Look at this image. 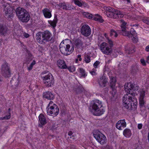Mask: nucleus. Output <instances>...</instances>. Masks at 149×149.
Returning a JSON list of instances; mask_svg holds the SVG:
<instances>
[{"label":"nucleus","instance_id":"c85d7f7f","mask_svg":"<svg viewBox=\"0 0 149 149\" xmlns=\"http://www.w3.org/2000/svg\"><path fill=\"white\" fill-rule=\"evenodd\" d=\"M123 133L124 136L128 138L130 137L132 135L131 131L128 129H126L124 130Z\"/></svg>","mask_w":149,"mask_h":149},{"label":"nucleus","instance_id":"aec40b11","mask_svg":"<svg viewBox=\"0 0 149 149\" xmlns=\"http://www.w3.org/2000/svg\"><path fill=\"white\" fill-rule=\"evenodd\" d=\"M52 11L49 9L45 8L42 10V12L45 18H50L52 17Z\"/></svg>","mask_w":149,"mask_h":149},{"label":"nucleus","instance_id":"2eb2a0df","mask_svg":"<svg viewBox=\"0 0 149 149\" xmlns=\"http://www.w3.org/2000/svg\"><path fill=\"white\" fill-rule=\"evenodd\" d=\"M81 32L83 35L88 36L91 34V29L88 25H84L81 28Z\"/></svg>","mask_w":149,"mask_h":149},{"label":"nucleus","instance_id":"603ef678","mask_svg":"<svg viewBox=\"0 0 149 149\" xmlns=\"http://www.w3.org/2000/svg\"><path fill=\"white\" fill-rule=\"evenodd\" d=\"M33 67L30 65L28 67V69L29 70H30L32 69Z\"/></svg>","mask_w":149,"mask_h":149},{"label":"nucleus","instance_id":"4468645a","mask_svg":"<svg viewBox=\"0 0 149 149\" xmlns=\"http://www.w3.org/2000/svg\"><path fill=\"white\" fill-rule=\"evenodd\" d=\"M19 25H17L14 27L13 31V34L14 38L16 39H17L21 36L22 31L20 29Z\"/></svg>","mask_w":149,"mask_h":149},{"label":"nucleus","instance_id":"9d476101","mask_svg":"<svg viewBox=\"0 0 149 149\" xmlns=\"http://www.w3.org/2000/svg\"><path fill=\"white\" fill-rule=\"evenodd\" d=\"M94 138L97 141L101 144L106 143L107 139L106 136L102 133L98 131H96L93 133Z\"/></svg>","mask_w":149,"mask_h":149},{"label":"nucleus","instance_id":"58836bf2","mask_svg":"<svg viewBox=\"0 0 149 149\" xmlns=\"http://www.w3.org/2000/svg\"><path fill=\"white\" fill-rule=\"evenodd\" d=\"M61 7L65 9H67V6L65 3H61L60 5Z\"/></svg>","mask_w":149,"mask_h":149},{"label":"nucleus","instance_id":"37998d69","mask_svg":"<svg viewBox=\"0 0 149 149\" xmlns=\"http://www.w3.org/2000/svg\"><path fill=\"white\" fill-rule=\"evenodd\" d=\"M10 117V113H8L7 115L6 116L4 117V119H9Z\"/></svg>","mask_w":149,"mask_h":149},{"label":"nucleus","instance_id":"4d7b16f0","mask_svg":"<svg viewBox=\"0 0 149 149\" xmlns=\"http://www.w3.org/2000/svg\"><path fill=\"white\" fill-rule=\"evenodd\" d=\"M68 134H69V135H71V132H70V133H69Z\"/></svg>","mask_w":149,"mask_h":149},{"label":"nucleus","instance_id":"e2e57ef3","mask_svg":"<svg viewBox=\"0 0 149 149\" xmlns=\"http://www.w3.org/2000/svg\"><path fill=\"white\" fill-rule=\"evenodd\" d=\"M148 13V14H149V12Z\"/></svg>","mask_w":149,"mask_h":149},{"label":"nucleus","instance_id":"ddd939ff","mask_svg":"<svg viewBox=\"0 0 149 149\" xmlns=\"http://www.w3.org/2000/svg\"><path fill=\"white\" fill-rule=\"evenodd\" d=\"M42 38H43L42 42L45 41L46 43L48 42L52 39V34L48 31H46L43 32H41Z\"/></svg>","mask_w":149,"mask_h":149},{"label":"nucleus","instance_id":"de8ad7c7","mask_svg":"<svg viewBox=\"0 0 149 149\" xmlns=\"http://www.w3.org/2000/svg\"><path fill=\"white\" fill-rule=\"evenodd\" d=\"M142 127V124H139L138 125V128L139 129H141Z\"/></svg>","mask_w":149,"mask_h":149},{"label":"nucleus","instance_id":"6e6552de","mask_svg":"<svg viewBox=\"0 0 149 149\" xmlns=\"http://www.w3.org/2000/svg\"><path fill=\"white\" fill-rule=\"evenodd\" d=\"M125 92L127 93L133 94L132 95H137L138 93V91L139 87L135 85H133L131 83H128L125 84Z\"/></svg>","mask_w":149,"mask_h":149},{"label":"nucleus","instance_id":"c756f323","mask_svg":"<svg viewBox=\"0 0 149 149\" xmlns=\"http://www.w3.org/2000/svg\"><path fill=\"white\" fill-rule=\"evenodd\" d=\"M92 19L95 21H97L100 22H102L104 20L102 19V17L100 15L97 14H95L94 15H93Z\"/></svg>","mask_w":149,"mask_h":149},{"label":"nucleus","instance_id":"680f3d73","mask_svg":"<svg viewBox=\"0 0 149 149\" xmlns=\"http://www.w3.org/2000/svg\"><path fill=\"white\" fill-rule=\"evenodd\" d=\"M9 110V112H10V109H8Z\"/></svg>","mask_w":149,"mask_h":149},{"label":"nucleus","instance_id":"8fccbe9b","mask_svg":"<svg viewBox=\"0 0 149 149\" xmlns=\"http://www.w3.org/2000/svg\"><path fill=\"white\" fill-rule=\"evenodd\" d=\"M33 56H32L31 54H29V58H28L29 59L31 60L33 59Z\"/></svg>","mask_w":149,"mask_h":149},{"label":"nucleus","instance_id":"864d4df0","mask_svg":"<svg viewBox=\"0 0 149 149\" xmlns=\"http://www.w3.org/2000/svg\"><path fill=\"white\" fill-rule=\"evenodd\" d=\"M36 63V61L34 60H33V61L31 63L30 65L33 67V66L35 65Z\"/></svg>","mask_w":149,"mask_h":149},{"label":"nucleus","instance_id":"72a5a7b5","mask_svg":"<svg viewBox=\"0 0 149 149\" xmlns=\"http://www.w3.org/2000/svg\"><path fill=\"white\" fill-rule=\"evenodd\" d=\"M74 3L79 7H81L83 4V1L81 0H73Z\"/></svg>","mask_w":149,"mask_h":149},{"label":"nucleus","instance_id":"4c0bfd02","mask_svg":"<svg viewBox=\"0 0 149 149\" xmlns=\"http://www.w3.org/2000/svg\"><path fill=\"white\" fill-rule=\"evenodd\" d=\"M68 69L70 72H74L75 70V68L73 65L69 66L68 68Z\"/></svg>","mask_w":149,"mask_h":149},{"label":"nucleus","instance_id":"9b49d317","mask_svg":"<svg viewBox=\"0 0 149 149\" xmlns=\"http://www.w3.org/2000/svg\"><path fill=\"white\" fill-rule=\"evenodd\" d=\"M1 72L2 75L5 77H10L11 71L9 65L7 62H5L2 65Z\"/></svg>","mask_w":149,"mask_h":149},{"label":"nucleus","instance_id":"6ab92c4d","mask_svg":"<svg viewBox=\"0 0 149 149\" xmlns=\"http://www.w3.org/2000/svg\"><path fill=\"white\" fill-rule=\"evenodd\" d=\"M110 86L115 93L116 92L115 87L116 82V78L112 76H110Z\"/></svg>","mask_w":149,"mask_h":149},{"label":"nucleus","instance_id":"a878e982","mask_svg":"<svg viewBox=\"0 0 149 149\" xmlns=\"http://www.w3.org/2000/svg\"><path fill=\"white\" fill-rule=\"evenodd\" d=\"M107 82V79L105 77L103 76L99 81V84L101 87L105 86Z\"/></svg>","mask_w":149,"mask_h":149},{"label":"nucleus","instance_id":"a19ab883","mask_svg":"<svg viewBox=\"0 0 149 149\" xmlns=\"http://www.w3.org/2000/svg\"><path fill=\"white\" fill-rule=\"evenodd\" d=\"M82 58H81V56L80 55L77 56V58L76 59V62L77 63H78V61H81Z\"/></svg>","mask_w":149,"mask_h":149},{"label":"nucleus","instance_id":"e433bc0d","mask_svg":"<svg viewBox=\"0 0 149 149\" xmlns=\"http://www.w3.org/2000/svg\"><path fill=\"white\" fill-rule=\"evenodd\" d=\"M110 35L111 36L116 37L117 36L118 34L115 31L112 30L111 31Z\"/></svg>","mask_w":149,"mask_h":149},{"label":"nucleus","instance_id":"0eeeda50","mask_svg":"<svg viewBox=\"0 0 149 149\" xmlns=\"http://www.w3.org/2000/svg\"><path fill=\"white\" fill-rule=\"evenodd\" d=\"M47 114L54 117L57 116L59 113V108L57 105L52 101L50 102L47 107Z\"/></svg>","mask_w":149,"mask_h":149},{"label":"nucleus","instance_id":"3c124183","mask_svg":"<svg viewBox=\"0 0 149 149\" xmlns=\"http://www.w3.org/2000/svg\"><path fill=\"white\" fill-rule=\"evenodd\" d=\"M145 50L147 52H149V45H148L146 46L145 48Z\"/></svg>","mask_w":149,"mask_h":149},{"label":"nucleus","instance_id":"f8f14e48","mask_svg":"<svg viewBox=\"0 0 149 149\" xmlns=\"http://www.w3.org/2000/svg\"><path fill=\"white\" fill-rule=\"evenodd\" d=\"M1 72L2 75L5 77H10L11 71L9 65L7 62H5L2 65Z\"/></svg>","mask_w":149,"mask_h":149},{"label":"nucleus","instance_id":"20e7f679","mask_svg":"<svg viewBox=\"0 0 149 149\" xmlns=\"http://www.w3.org/2000/svg\"><path fill=\"white\" fill-rule=\"evenodd\" d=\"M132 94H127L123 98V105L127 109L131 108L132 104L136 106L137 104L136 99L134 98L136 95H132Z\"/></svg>","mask_w":149,"mask_h":149},{"label":"nucleus","instance_id":"49530a36","mask_svg":"<svg viewBox=\"0 0 149 149\" xmlns=\"http://www.w3.org/2000/svg\"><path fill=\"white\" fill-rule=\"evenodd\" d=\"M82 6H83L85 8H89L88 5L86 3H84L83 1Z\"/></svg>","mask_w":149,"mask_h":149},{"label":"nucleus","instance_id":"4be33fe9","mask_svg":"<svg viewBox=\"0 0 149 149\" xmlns=\"http://www.w3.org/2000/svg\"><path fill=\"white\" fill-rule=\"evenodd\" d=\"M12 9V8L9 5H7L4 9V11H5L6 14L8 15V17L9 18H12L13 17V15L11 10Z\"/></svg>","mask_w":149,"mask_h":149},{"label":"nucleus","instance_id":"6e6d98bb","mask_svg":"<svg viewBox=\"0 0 149 149\" xmlns=\"http://www.w3.org/2000/svg\"><path fill=\"white\" fill-rule=\"evenodd\" d=\"M2 41L1 39H0V45H1V44Z\"/></svg>","mask_w":149,"mask_h":149},{"label":"nucleus","instance_id":"f257e3e1","mask_svg":"<svg viewBox=\"0 0 149 149\" xmlns=\"http://www.w3.org/2000/svg\"><path fill=\"white\" fill-rule=\"evenodd\" d=\"M90 111L93 115L99 116L104 113L105 109L102 102L97 100H94L89 108Z\"/></svg>","mask_w":149,"mask_h":149},{"label":"nucleus","instance_id":"c03bdc74","mask_svg":"<svg viewBox=\"0 0 149 149\" xmlns=\"http://www.w3.org/2000/svg\"><path fill=\"white\" fill-rule=\"evenodd\" d=\"M125 50L126 52L128 54H130V53H133V52H134V50H131L130 49L128 50L126 48H125Z\"/></svg>","mask_w":149,"mask_h":149},{"label":"nucleus","instance_id":"a211bd4d","mask_svg":"<svg viewBox=\"0 0 149 149\" xmlns=\"http://www.w3.org/2000/svg\"><path fill=\"white\" fill-rule=\"evenodd\" d=\"M145 95V91L143 89L141 90V91H140L139 103L141 107L143 106L145 103V102L144 100Z\"/></svg>","mask_w":149,"mask_h":149},{"label":"nucleus","instance_id":"09e8293b","mask_svg":"<svg viewBox=\"0 0 149 149\" xmlns=\"http://www.w3.org/2000/svg\"><path fill=\"white\" fill-rule=\"evenodd\" d=\"M23 35L24 37L26 38H27L29 37V34L26 33H23Z\"/></svg>","mask_w":149,"mask_h":149},{"label":"nucleus","instance_id":"5701e85b","mask_svg":"<svg viewBox=\"0 0 149 149\" xmlns=\"http://www.w3.org/2000/svg\"><path fill=\"white\" fill-rule=\"evenodd\" d=\"M75 45L78 49H80L82 50L86 47V45L85 43L79 40H78L75 41Z\"/></svg>","mask_w":149,"mask_h":149},{"label":"nucleus","instance_id":"c9c22d12","mask_svg":"<svg viewBox=\"0 0 149 149\" xmlns=\"http://www.w3.org/2000/svg\"><path fill=\"white\" fill-rule=\"evenodd\" d=\"M84 61L86 63H89L91 61L90 57L87 55H86L84 58Z\"/></svg>","mask_w":149,"mask_h":149},{"label":"nucleus","instance_id":"473e14b6","mask_svg":"<svg viewBox=\"0 0 149 149\" xmlns=\"http://www.w3.org/2000/svg\"><path fill=\"white\" fill-rule=\"evenodd\" d=\"M78 71L79 72L81 77H84L86 76L87 74L85 70L82 68H79L78 69Z\"/></svg>","mask_w":149,"mask_h":149},{"label":"nucleus","instance_id":"7ed1b4c3","mask_svg":"<svg viewBox=\"0 0 149 149\" xmlns=\"http://www.w3.org/2000/svg\"><path fill=\"white\" fill-rule=\"evenodd\" d=\"M71 41L68 39L62 41L59 45V49L61 53L65 55H68L71 54L74 50V47L71 46L70 43Z\"/></svg>","mask_w":149,"mask_h":149},{"label":"nucleus","instance_id":"13d9d810","mask_svg":"<svg viewBox=\"0 0 149 149\" xmlns=\"http://www.w3.org/2000/svg\"><path fill=\"white\" fill-rule=\"evenodd\" d=\"M148 109L149 110V105L147 106Z\"/></svg>","mask_w":149,"mask_h":149},{"label":"nucleus","instance_id":"052dcab7","mask_svg":"<svg viewBox=\"0 0 149 149\" xmlns=\"http://www.w3.org/2000/svg\"><path fill=\"white\" fill-rule=\"evenodd\" d=\"M146 23H147V24H149V23H148V22H146Z\"/></svg>","mask_w":149,"mask_h":149},{"label":"nucleus","instance_id":"1a4fd4ad","mask_svg":"<svg viewBox=\"0 0 149 149\" xmlns=\"http://www.w3.org/2000/svg\"><path fill=\"white\" fill-rule=\"evenodd\" d=\"M42 79L44 84L47 87H51L54 83V79L52 75L49 73L45 76L42 77Z\"/></svg>","mask_w":149,"mask_h":149},{"label":"nucleus","instance_id":"cd10ccee","mask_svg":"<svg viewBox=\"0 0 149 149\" xmlns=\"http://www.w3.org/2000/svg\"><path fill=\"white\" fill-rule=\"evenodd\" d=\"M8 33V31L7 28L2 25H0V35L5 36Z\"/></svg>","mask_w":149,"mask_h":149},{"label":"nucleus","instance_id":"f3484780","mask_svg":"<svg viewBox=\"0 0 149 149\" xmlns=\"http://www.w3.org/2000/svg\"><path fill=\"white\" fill-rule=\"evenodd\" d=\"M38 126L42 127L47 123V121L45 116L42 114H40L38 116Z\"/></svg>","mask_w":149,"mask_h":149},{"label":"nucleus","instance_id":"ea45409f","mask_svg":"<svg viewBox=\"0 0 149 149\" xmlns=\"http://www.w3.org/2000/svg\"><path fill=\"white\" fill-rule=\"evenodd\" d=\"M100 62L98 61H96L94 64L93 66L95 68H98L99 66Z\"/></svg>","mask_w":149,"mask_h":149},{"label":"nucleus","instance_id":"79ce46f5","mask_svg":"<svg viewBox=\"0 0 149 149\" xmlns=\"http://www.w3.org/2000/svg\"><path fill=\"white\" fill-rule=\"evenodd\" d=\"M140 61L141 62V63L143 65H146V62L144 59H141L140 60Z\"/></svg>","mask_w":149,"mask_h":149},{"label":"nucleus","instance_id":"dca6fc26","mask_svg":"<svg viewBox=\"0 0 149 149\" xmlns=\"http://www.w3.org/2000/svg\"><path fill=\"white\" fill-rule=\"evenodd\" d=\"M126 126V123L125 119L120 120L118 121L116 124L117 128L120 130H122L123 128Z\"/></svg>","mask_w":149,"mask_h":149},{"label":"nucleus","instance_id":"bb28decb","mask_svg":"<svg viewBox=\"0 0 149 149\" xmlns=\"http://www.w3.org/2000/svg\"><path fill=\"white\" fill-rule=\"evenodd\" d=\"M57 64L58 66L61 68L64 69L67 68V66L63 60H58L57 62Z\"/></svg>","mask_w":149,"mask_h":149},{"label":"nucleus","instance_id":"b1692460","mask_svg":"<svg viewBox=\"0 0 149 149\" xmlns=\"http://www.w3.org/2000/svg\"><path fill=\"white\" fill-rule=\"evenodd\" d=\"M43 96L44 98L49 100H53L54 98V95L49 91L44 92Z\"/></svg>","mask_w":149,"mask_h":149},{"label":"nucleus","instance_id":"393cba45","mask_svg":"<svg viewBox=\"0 0 149 149\" xmlns=\"http://www.w3.org/2000/svg\"><path fill=\"white\" fill-rule=\"evenodd\" d=\"M36 39L37 42L40 44H45L46 42L45 41L42 42L43 38H42L41 32H38L36 34Z\"/></svg>","mask_w":149,"mask_h":149},{"label":"nucleus","instance_id":"412c9836","mask_svg":"<svg viewBox=\"0 0 149 149\" xmlns=\"http://www.w3.org/2000/svg\"><path fill=\"white\" fill-rule=\"evenodd\" d=\"M112 12L113 14V18H121L123 17L124 15L119 10L114 9Z\"/></svg>","mask_w":149,"mask_h":149},{"label":"nucleus","instance_id":"7c9ffc66","mask_svg":"<svg viewBox=\"0 0 149 149\" xmlns=\"http://www.w3.org/2000/svg\"><path fill=\"white\" fill-rule=\"evenodd\" d=\"M81 13L84 16L89 19H92L93 17V15L87 12L81 11Z\"/></svg>","mask_w":149,"mask_h":149},{"label":"nucleus","instance_id":"2f4dec72","mask_svg":"<svg viewBox=\"0 0 149 149\" xmlns=\"http://www.w3.org/2000/svg\"><path fill=\"white\" fill-rule=\"evenodd\" d=\"M57 22V18H55L53 20H49L48 21L49 24L53 28H54L56 26Z\"/></svg>","mask_w":149,"mask_h":149},{"label":"nucleus","instance_id":"f704fd0d","mask_svg":"<svg viewBox=\"0 0 149 149\" xmlns=\"http://www.w3.org/2000/svg\"><path fill=\"white\" fill-rule=\"evenodd\" d=\"M104 9L107 11L109 12H111L112 13L113 10L114 9L110 7H107L105 6L104 7Z\"/></svg>","mask_w":149,"mask_h":149},{"label":"nucleus","instance_id":"39448f33","mask_svg":"<svg viewBox=\"0 0 149 149\" xmlns=\"http://www.w3.org/2000/svg\"><path fill=\"white\" fill-rule=\"evenodd\" d=\"M104 36L107 38L109 44L103 42L100 45V49L103 53L108 55L111 53L112 52V46L113 45V42L111 40L108 38L106 34H105Z\"/></svg>","mask_w":149,"mask_h":149},{"label":"nucleus","instance_id":"bf43d9fd","mask_svg":"<svg viewBox=\"0 0 149 149\" xmlns=\"http://www.w3.org/2000/svg\"><path fill=\"white\" fill-rule=\"evenodd\" d=\"M127 2H130V0H127Z\"/></svg>","mask_w":149,"mask_h":149},{"label":"nucleus","instance_id":"a18cd8bd","mask_svg":"<svg viewBox=\"0 0 149 149\" xmlns=\"http://www.w3.org/2000/svg\"><path fill=\"white\" fill-rule=\"evenodd\" d=\"M96 70L94 69H93V70L91 71L90 73L92 75H95L96 74Z\"/></svg>","mask_w":149,"mask_h":149},{"label":"nucleus","instance_id":"5fc2aeb1","mask_svg":"<svg viewBox=\"0 0 149 149\" xmlns=\"http://www.w3.org/2000/svg\"><path fill=\"white\" fill-rule=\"evenodd\" d=\"M146 62L149 63V56L147 57Z\"/></svg>","mask_w":149,"mask_h":149},{"label":"nucleus","instance_id":"423d86ee","mask_svg":"<svg viewBox=\"0 0 149 149\" xmlns=\"http://www.w3.org/2000/svg\"><path fill=\"white\" fill-rule=\"evenodd\" d=\"M16 13L19 19L23 22H27L30 19V16L24 9L18 7L16 9Z\"/></svg>","mask_w":149,"mask_h":149},{"label":"nucleus","instance_id":"f03ea898","mask_svg":"<svg viewBox=\"0 0 149 149\" xmlns=\"http://www.w3.org/2000/svg\"><path fill=\"white\" fill-rule=\"evenodd\" d=\"M121 27L122 29V34L124 36H127L129 38H131L134 43H136L138 40L137 35L135 31L132 28L130 30V33L127 31V27H126L127 23L124 20L120 21Z\"/></svg>","mask_w":149,"mask_h":149}]
</instances>
